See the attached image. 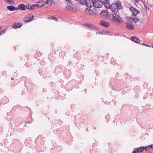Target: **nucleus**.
Here are the masks:
<instances>
[{
  "mask_svg": "<svg viewBox=\"0 0 153 153\" xmlns=\"http://www.w3.org/2000/svg\"><path fill=\"white\" fill-rule=\"evenodd\" d=\"M66 9L67 10H71V7L70 6L68 5L66 7Z\"/></svg>",
  "mask_w": 153,
  "mask_h": 153,
  "instance_id": "nucleus-24",
  "label": "nucleus"
},
{
  "mask_svg": "<svg viewBox=\"0 0 153 153\" xmlns=\"http://www.w3.org/2000/svg\"><path fill=\"white\" fill-rule=\"evenodd\" d=\"M97 33H98L99 34L102 35V33L101 32H97Z\"/></svg>",
  "mask_w": 153,
  "mask_h": 153,
  "instance_id": "nucleus-27",
  "label": "nucleus"
},
{
  "mask_svg": "<svg viewBox=\"0 0 153 153\" xmlns=\"http://www.w3.org/2000/svg\"><path fill=\"white\" fill-rule=\"evenodd\" d=\"M152 145H153V144Z\"/></svg>",
  "mask_w": 153,
  "mask_h": 153,
  "instance_id": "nucleus-34",
  "label": "nucleus"
},
{
  "mask_svg": "<svg viewBox=\"0 0 153 153\" xmlns=\"http://www.w3.org/2000/svg\"><path fill=\"white\" fill-rule=\"evenodd\" d=\"M131 19L133 22H134L136 23L138 22L139 20V19L137 18V17L135 16H133L132 18H131Z\"/></svg>",
  "mask_w": 153,
  "mask_h": 153,
  "instance_id": "nucleus-16",
  "label": "nucleus"
},
{
  "mask_svg": "<svg viewBox=\"0 0 153 153\" xmlns=\"http://www.w3.org/2000/svg\"><path fill=\"white\" fill-rule=\"evenodd\" d=\"M128 19V20H129L131 19L130 18H128V19Z\"/></svg>",
  "mask_w": 153,
  "mask_h": 153,
  "instance_id": "nucleus-33",
  "label": "nucleus"
},
{
  "mask_svg": "<svg viewBox=\"0 0 153 153\" xmlns=\"http://www.w3.org/2000/svg\"><path fill=\"white\" fill-rule=\"evenodd\" d=\"M131 39L132 41L137 43H138L140 42L139 39L135 36L131 37Z\"/></svg>",
  "mask_w": 153,
  "mask_h": 153,
  "instance_id": "nucleus-13",
  "label": "nucleus"
},
{
  "mask_svg": "<svg viewBox=\"0 0 153 153\" xmlns=\"http://www.w3.org/2000/svg\"><path fill=\"white\" fill-rule=\"evenodd\" d=\"M143 45L144 46L149 47V45L148 44L146 43H143Z\"/></svg>",
  "mask_w": 153,
  "mask_h": 153,
  "instance_id": "nucleus-26",
  "label": "nucleus"
},
{
  "mask_svg": "<svg viewBox=\"0 0 153 153\" xmlns=\"http://www.w3.org/2000/svg\"><path fill=\"white\" fill-rule=\"evenodd\" d=\"M153 148V145H150L148 146L144 147V149L146 151H148L149 149Z\"/></svg>",
  "mask_w": 153,
  "mask_h": 153,
  "instance_id": "nucleus-21",
  "label": "nucleus"
},
{
  "mask_svg": "<svg viewBox=\"0 0 153 153\" xmlns=\"http://www.w3.org/2000/svg\"><path fill=\"white\" fill-rule=\"evenodd\" d=\"M137 153V152L134 150V151L132 153Z\"/></svg>",
  "mask_w": 153,
  "mask_h": 153,
  "instance_id": "nucleus-30",
  "label": "nucleus"
},
{
  "mask_svg": "<svg viewBox=\"0 0 153 153\" xmlns=\"http://www.w3.org/2000/svg\"><path fill=\"white\" fill-rule=\"evenodd\" d=\"M122 9L121 4L119 1L117 2L116 3L112 4L111 7V10L113 13L115 14V16L112 14H110L108 16V18L112 22L120 23L121 21L119 19L120 17L118 13V10Z\"/></svg>",
  "mask_w": 153,
  "mask_h": 153,
  "instance_id": "nucleus-1",
  "label": "nucleus"
},
{
  "mask_svg": "<svg viewBox=\"0 0 153 153\" xmlns=\"http://www.w3.org/2000/svg\"><path fill=\"white\" fill-rule=\"evenodd\" d=\"M52 0H47L45 2V5L48 4L49 6L51 5L52 4Z\"/></svg>",
  "mask_w": 153,
  "mask_h": 153,
  "instance_id": "nucleus-17",
  "label": "nucleus"
},
{
  "mask_svg": "<svg viewBox=\"0 0 153 153\" xmlns=\"http://www.w3.org/2000/svg\"><path fill=\"white\" fill-rule=\"evenodd\" d=\"M95 0H87V5L88 8H86L85 10V12L88 14L90 15L91 13L90 11H92V10H91L90 8L94 6V2Z\"/></svg>",
  "mask_w": 153,
  "mask_h": 153,
  "instance_id": "nucleus-2",
  "label": "nucleus"
},
{
  "mask_svg": "<svg viewBox=\"0 0 153 153\" xmlns=\"http://www.w3.org/2000/svg\"><path fill=\"white\" fill-rule=\"evenodd\" d=\"M52 19H53V20H54L56 22H57L58 21V19L55 17H53L52 18Z\"/></svg>",
  "mask_w": 153,
  "mask_h": 153,
  "instance_id": "nucleus-25",
  "label": "nucleus"
},
{
  "mask_svg": "<svg viewBox=\"0 0 153 153\" xmlns=\"http://www.w3.org/2000/svg\"><path fill=\"white\" fill-rule=\"evenodd\" d=\"M19 8L21 10H25L26 9V7L24 4H21L19 6Z\"/></svg>",
  "mask_w": 153,
  "mask_h": 153,
  "instance_id": "nucleus-14",
  "label": "nucleus"
},
{
  "mask_svg": "<svg viewBox=\"0 0 153 153\" xmlns=\"http://www.w3.org/2000/svg\"><path fill=\"white\" fill-rule=\"evenodd\" d=\"M100 24L101 25L106 27H108L110 25L109 22L102 20L100 21Z\"/></svg>",
  "mask_w": 153,
  "mask_h": 153,
  "instance_id": "nucleus-9",
  "label": "nucleus"
},
{
  "mask_svg": "<svg viewBox=\"0 0 153 153\" xmlns=\"http://www.w3.org/2000/svg\"><path fill=\"white\" fill-rule=\"evenodd\" d=\"M4 1L7 3H9L10 4H12L14 3L13 0H4Z\"/></svg>",
  "mask_w": 153,
  "mask_h": 153,
  "instance_id": "nucleus-20",
  "label": "nucleus"
},
{
  "mask_svg": "<svg viewBox=\"0 0 153 153\" xmlns=\"http://www.w3.org/2000/svg\"><path fill=\"white\" fill-rule=\"evenodd\" d=\"M45 4L43 3L42 1H39L36 4V6L38 7H41L44 5Z\"/></svg>",
  "mask_w": 153,
  "mask_h": 153,
  "instance_id": "nucleus-15",
  "label": "nucleus"
},
{
  "mask_svg": "<svg viewBox=\"0 0 153 153\" xmlns=\"http://www.w3.org/2000/svg\"><path fill=\"white\" fill-rule=\"evenodd\" d=\"M22 25V23L17 22L13 24L12 25V27L13 28L16 29L21 27Z\"/></svg>",
  "mask_w": 153,
  "mask_h": 153,
  "instance_id": "nucleus-11",
  "label": "nucleus"
},
{
  "mask_svg": "<svg viewBox=\"0 0 153 153\" xmlns=\"http://www.w3.org/2000/svg\"><path fill=\"white\" fill-rule=\"evenodd\" d=\"M101 15L104 18H108L109 15L108 14V12L106 10H103L101 13Z\"/></svg>",
  "mask_w": 153,
  "mask_h": 153,
  "instance_id": "nucleus-10",
  "label": "nucleus"
},
{
  "mask_svg": "<svg viewBox=\"0 0 153 153\" xmlns=\"http://www.w3.org/2000/svg\"><path fill=\"white\" fill-rule=\"evenodd\" d=\"M130 10L132 13L133 15L135 16L140 13V11L137 10L133 7H131L130 8Z\"/></svg>",
  "mask_w": 153,
  "mask_h": 153,
  "instance_id": "nucleus-5",
  "label": "nucleus"
},
{
  "mask_svg": "<svg viewBox=\"0 0 153 153\" xmlns=\"http://www.w3.org/2000/svg\"><path fill=\"white\" fill-rule=\"evenodd\" d=\"M103 5V3L99 0H95L94 6L96 8H100Z\"/></svg>",
  "mask_w": 153,
  "mask_h": 153,
  "instance_id": "nucleus-4",
  "label": "nucleus"
},
{
  "mask_svg": "<svg viewBox=\"0 0 153 153\" xmlns=\"http://www.w3.org/2000/svg\"><path fill=\"white\" fill-rule=\"evenodd\" d=\"M152 47H153V45L152 46Z\"/></svg>",
  "mask_w": 153,
  "mask_h": 153,
  "instance_id": "nucleus-35",
  "label": "nucleus"
},
{
  "mask_svg": "<svg viewBox=\"0 0 153 153\" xmlns=\"http://www.w3.org/2000/svg\"><path fill=\"white\" fill-rule=\"evenodd\" d=\"M103 4H104L105 7L108 10L111 9V6H110V3H109L108 0H105L103 2Z\"/></svg>",
  "mask_w": 153,
  "mask_h": 153,
  "instance_id": "nucleus-8",
  "label": "nucleus"
},
{
  "mask_svg": "<svg viewBox=\"0 0 153 153\" xmlns=\"http://www.w3.org/2000/svg\"><path fill=\"white\" fill-rule=\"evenodd\" d=\"M13 79H13V78H11V80H13Z\"/></svg>",
  "mask_w": 153,
  "mask_h": 153,
  "instance_id": "nucleus-31",
  "label": "nucleus"
},
{
  "mask_svg": "<svg viewBox=\"0 0 153 153\" xmlns=\"http://www.w3.org/2000/svg\"><path fill=\"white\" fill-rule=\"evenodd\" d=\"M34 16L32 14L30 15L29 16L25 18L24 21L25 22H28L32 21L34 18Z\"/></svg>",
  "mask_w": 153,
  "mask_h": 153,
  "instance_id": "nucleus-6",
  "label": "nucleus"
},
{
  "mask_svg": "<svg viewBox=\"0 0 153 153\" xmlns=\"http://www.w3.org/2000/svg\"><path fill=\"white\" fill-rule=\"evenodd\" d=\"M80 3L82 5H87V1L85 0H79Z\"/></svg>",
  "mask_w": 153,
  "mask_h": 153,
  "instance_id": "nucleus-22",
  "label": "nucleus"
},
{
  "mask_svg": "<svg viewBox=\"0 0 153 153\" xmlns=\"http://www.w3.org/2000/svg\"><path fill=\"white\" fill-rule=\"evenodd\" d=\"M134 1L136 2H137L139 1L140 0H134Z\"/></svg>",
  "mask_w": 153,
  "mask_h": 153,
  "instance_id": "nucleus-29",
  "label": "nucleus"
},
{
  "mask_svg": "<svg viewBox=\"0 0 153 153\" xmlns=\"http://www.w3.org/2000/svg\"><path fill=\"white\" fill-rule=\"evenodd\" d=\"M26 8L28 10L33 9L34 7L33 5H27L26 6Z\"/></svg>",
  "mask_w": 153,
  "mask_h": 153,
  "instance_id": "nucleus-18",
  "label": "nucleus"
},
{
  "mask_svg": "<svg viewBox=\"0 0 153 153\" xmlns=\"http://www.w3.org/2000/svg\"><path fill=\"white\" fill-rule=\"evenodd\" d=\"M6 30H2L0 31V36L2 35L6 32Z\"/></svg>",
  "mask_w": 153,
  "mask_h": 153,
  "instance_id": "nucleus-23",
  "label": "nucleus"
},
{
  "mask_svg": "<svg viewBox=\"0 0 153 153\" xmlns=\"http://www.w3.org/2000/svg\"><path fill=\"white\" fill-rule=\"evenodd\" d=\"M126 27L128 29L133 30L135 28V26L132 24V22L129 21H127L126 23Z\"/></svg>",
  "mask_w": 153,
  "mask_h": 153,
  "instance_id": "nucleus-3",
  "label": "nucleus"
},
{
  "mask_svg": "<svg viewBox=\"0 0 153 153\" xmlns=\"http://www.w3.org/2000/svg\"><path fill=\"white\" fill-rule=\"evenodd\" d=\"M144 149V147H142L140 148H139L137 149L136 148H135L134 149V150L138 152H141Z\"/></svg>",
  "mask_w": 153,
  "mask_h": 153,
  "instance_id": "nucleus-12",
  "label": "nucleus"
},
{
  "mask_svg": "<svg viewBox=\"0 0 153 153\" xmlns=\"http://www.w3.org/2000/svg\"><path fill=\"white\" fill-rule=\"evenodd\" d=\"M85 27L89 28H92L94 30H95L96 31L99 30V29L98 27L95 26H94L93 25H91L89 24H85Z\"/></svg>",
  "mask_w": 153,
  "mask_h": 153,
  "instance_id": "nucleus-7",
  "label": "nucleus"
},
{
  "mask_svg": "<svg viewBox=\"0 0 153 153\" xmlns=\"http://www.w3.org/2000/svg\"><path fill=\"white\" fill-rule=\"evenodd\" d=\"M18 9H19V6H18V7H15V10H18Z\"/></svg>",
  "mask_w": 153,
  "mask_h": 153,
  "instance_id": "nucleus-28",
  "label": "nucleus"
},
{
  "mask_svg": "<svg viewBox=\"0 0 153 153\" xmlns=\"http://www.w3.org/2000/svg\"><path fill=\"white\" fill-rule=\"evenodd\" d=\"M7 8L10 11H13L15 10V7L13 6H8Z\"/></svg>",
  "mask_w": 153,
  "mask_h": 153,
  "instance_id": "nucleus-19",
  "label": "nucleus"
},
{
  "mask_svg": "<svg viewBox=\"0 0 153 153\" xmlns=\"http://www.w3.org/2000/svg\"><path fill=\"white\" fill-rule=\"evenodd\" d=\"M1 27H0V31L1 30Z\"/></svg>",
  "mask_w": 153,
  "mask_h": 153,
  "instance_id": "nucleus-32",
  "label": "nucleus"
}]
</instances>
